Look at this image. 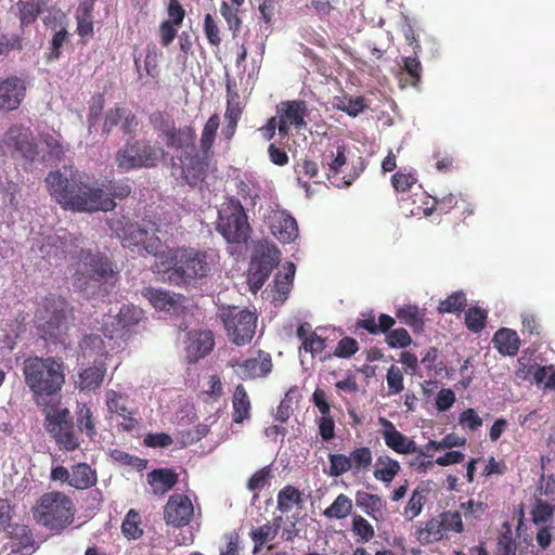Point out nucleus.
I'll return each mask as SVG.
<instances>
[{"label": "nucleus", "mask_w": 555, "mask_h": 555, "mask_svg": "<svg viewBox=\"0 0 555 555\" xmlns=\"http://www.w3.org/2000/svg\"><path fill=\"white\" fill-rule=\"evenodd\" d=\"M46 183L55 201L64 209L74 211H112L116 207L115 199H125L132 191L128 180H105L101 188H91L85 173L73 170L69 175L51 171Z\"/></svg>", "instance_id": "nucleus-1"}, {"label": "nucleus", "mask_w": 555, "mask_h": 555, "mask_svg": "<svg viewBox=\"0 0 555 555\" xmlns=\"http://www.w3.org/2000/svg\"><path fill=\"white\" fill-rule=\"evenodd\" d=\"M220 256L214 248L198 249L192 246L168 247L155 263L158 273L176 286L190 285L208 278L219 263Z\"/></svg>", "instance_id": "nucleus-2"}, {"label": "nucleus", "mask_w": 555, "mask_h": 555, "mask_svg": "<svg viewBox=\"0 0 555 555\" xmlns=\"http://www.w3.org/2000/svg\"><path fill=\"white\" fill-rule=\"evenodd\" d=\"M72 267L74 286L91 296L108 295L119 280L112 260L100 251L80 248Z\"/></svg>", "instance_id": "nucleus-3"}, {"label": "nucleus", "mask_w": 555, "mask_h": 555, "mask_svg": "<svg viewBox=\"0 0 555 555\" xmlns=\"http://www.w3.org/2000/svg\"><path fill=\"white\" fill-rule=\"evenodd\" d=\"M23 376L37 406L52 403L65 384V366L60 358L28 357L23 362Z\"/></svg>", "instance_id": "nucleus-4"}, {"label": "nucleus", "mask_w": 555, "mask_h": 555, "mask_svg": "<svg viewBox=\"0 0 555 555\" xmlns=\"http://www.w3.org/2000/svg\"><path fill=\"white\" fill-rule=\"evenodd\" d=\"M76 513L73 499L56 490L41 494L31 507L35 522L51 535H61L72 528Z\"/></svg>", "instance_id": "nucleus-5"}, {"label": "nucleus", "mask_w": 555, "mask_h": 555, "mask_svg": "<svg viewBox=\"0 0 555 555\" xmlns=\"http://www.w3.org/2000/svg\"><path fill=\"white\" fill-rule=\"evenodd\" d=\"M109 228L125 248L138 253L144 250L159 260L163 243L155 233L151 234L147 229L125 217L113 219ZM157 231L158 229L154 230Z\"/></svg>", "instance_id": "nucleus-6"}, {"label": "nucleus", "mask_w": 555, "mask_h": 555, "mask_svg": "<svg viewBox=\"0 0 555 555\" xmlns=\"http://www.w3.org/2000/svg\"><path fill=\"white\" fill-rule=\"evenodd\" d=\"M40 408L44 414V428L54 439L59 449L68 452L77 450L80 447V440L75 431L70 411L60 406V402Z\"/></svg>", "instance_id": "nucleus-7"}, {"label": "nucleus", "mask_w": 555, "mask_h": 555, "mask_svg": "<svg viewBox=\"0 0 555 555\" xmlns=\"http://www.w3.org/2000/svg\"><path fill=\"white\" fill-rule=\"evenodd\" d=\"M216 230L229 244H246L251 228L240 199L231 197L218 211Z\"/></svg>", "instance_id": "nucleus-8"}, {"label": "nucleus", "mask_w": 555, "mask_h": 555, "mask_svg": "<svg viewBox=\"0 0 555 555\" xmlns=\"http://www.w3.org/2000/svg\"><path fill=\"white\" fill-rule=\"evenodd\" d=\"M67 302L61 296L44 297L36 312L37 328L46 340L56 343L67 330Z\"/></svg>", "instance_id": "nucleus-9"}, {"label": "nucleus", "mask_w": 555, "mask_h": 555, "mask_svg": "<svg viewBox=\"0 0 555 555\" xmlns=\"http://www.w3.org/2000/svg\"><path fill=\"white\" fill-rule=\"evenodd\" d=\"M164 157V150L147 140L127 142L116 153V165L120 171L127 172L140 168H154Z\"/></svg>", "instance_id": "nucleus-10"}, {"label": "nucleus", "mask_w": 555, "mask_h": 555, "mask_svg": "<svg viewBox=\"0 0 555 555\" xmlns=\"http://www.w3.org/2000/svg\"><path fill=\"white\" fill-rule=\"evenodd\" d=\"M220 319L227 336L236 346H245L251 341L257 327V315L237 307H227L220 312Z\"/></svg>", "instance_id": "nucleus-11"}, {"label": "nucleus", "mask_w": 555, "mask_h": 555, "mask_svg": "<svg viewBox=\"0 0 555 555\" xmlns=\"http://www.w3.org/2000/svg\"><path fill=\"white\" fill-rule=\"evenodd\" d=\"M280 261L281 251L276 246L262 243L256 246L247 273V283L251 293L256 294L261 289Z\"/></svg>", "instance_id": "nucleus-12"}, {"label": "nucleus", "mask_w": 555, "mask_h": 555, "mask_svg": "<svg viewBox=\"0 0 555 555\" xmlns=\"http://www.w3.org/2000/svg\"><path fill=\"white\" fill-rule=\"evenodd\" d=\"M2 143L13 158L34 162L39 154L33 131L23 125L11 126L5 131Z\"/></svg>", "instance_id": "nucleus-13"}, {"label": "nucleus", "mask_w": 555, "mask_h": 555, "mask_svg": "<svg viewBox=\"0 0 555 555\" xmlns=\"http://www.w3.org/2000/svg\"><path fill=\"white\" fill-rule=\"evenodd\" d=\"M309 108L304 100L282 101L276 105V118L279 119V134L282 138L288 135L291 128L302 130L307 127L306 118Z\"/></svg>", "instance_id": "nucleus-14"}, {"label": "nucleus", "mask_w": 555, "mask_h": 555, "mask_svg": "<svg viewBox=\"0 0 555 555\" xmlns=\"http://www.w3.org/2000/svg\"><path fill=\"white\" fill-rule=\"evenodd\" d=\"M7 539L2 546V551L7 552L5 555H31L39 547L33 530L25 524L16 522L10 526Z\"/></svg>", "instance_id": "nucleus-15"}, {"label": "nucleus", "mask_w": 555, "mask_h": 555, "mask_svg": "<svg viewBox=\"0 0 555 555\" xmlns=\"http://www.w3.org/2000/svg\"><path fill=\"white\" fill-rule=\"evenodd\" d=\"M194 516V506L186 494L175 493L164 506L163 518L166 525L175 528L188 526Z\"/></svg>", "instance_id": "nucleus-16"}, {"label": "nucleus", "mask_w": 555, "mask_h": 555, "mask_svg": "<svg viewBox=\"0 0 555 555\" xmlns=\"http://www.w3.org/2000/svg\"><path fill=\"white\" fill-rule=\"evenodd\" d=\"M77 249L78 246L66 231H63V234L47 236L40 248L43 257L55 266H60L63 261L67 260L68 256L76 260L79 251Z\"/></svg>", "instance_id": "nucleus-17"}, {"label": "nucleus", "mask_w": 555, "mask_h": 555, "mask_svg": "<svg viewBox=\"0 0 555 555\" xmlns=\"http://www.w3.org/2000/svg\"><path fill=\"white\" fill-rule=\"evenodd\" d=\"M144 317V311L132 305H122L115 317H109V321L104 323V335L114 338L120 333L129 331L132 326L140 323Z\"/></svg>", "instance_id": "nucleus-18"}, {"label": "nucleus", "mask_w": 555, "mask_h": 555, "mask_svg": "<svg viewBox=\"0 0 555 555\" xmlns=\"http://www.w3.org/2000/svg\"><path fill=\"white\" fill-rule=\"evenodd\" d=\"M211 157L194 153H185L181 157L182 178L190 186H202L209 168Z\"/></svg>", "instance_id": "nucleus-19"}, {"label": "nucleus", "mask_w": 555, "mask_h": 555, "mask_svg": "<svg viewBox=\"0 0 555 555\" xmlns=\"http://www.w3.org/2000/svg\"><path fill=\"white\" fill-rule=\"evenodd\" d=\"M231 366L237 367L236 373L242 379H256L267 376L273 364L269 352L258 350L256 357L244 361L232 360Z\"/></svg>", "instance_id": "nucleus-20"}, {"label": "nucleus", "mask_w": 555, "mask_h": 555, "mask_svg": "<svg viewBox=\"0 0 555 555\" xmlns=\"http://www.w3.org/2000/svg\"><path fill=\"white\" fill-rule=\"evenodd\" d=\"M378 423L382 426V437L389 449L398 454H413L417 451L415 441L399 431L392 422L380 416Z\"/></svg>", "instance_id": "nucleus-21"}, {"label": "nucleus", "mask_w": 555, "mask_h": 555, "mask_svg": "<svg viewBox=\"0 0 555 555\" xmlns=\"http://www.w3.org/2000/svg\"><path fill=\"white\" fill-rule=\"evenodd\" d=\"M26 95L24 79L11 76L0 81V111L17 109Z\"/></svg>", "instance_id": "nucleus-22"}, {"label": "nucleus", "mask_w": 555, "mask_h": 555, "mask_svg": "<svg viewBox=\"0 0 555 555\" xmlns=\"http://www.w3.org/2000/svg\"><path fill=\"white\" fill-rule=\"evenodd\" d=\"M215 347V335L210 330H193L188 333L185 347L189 363H196L208 356Z\"/></svg>", "instance_id": "nucleus-23"}, {"label": "nucleus", "mask_w": 555, "mask_h": 555, "mask_svg": "<svg viewBox=\"0 0 555 555\" xmlns=\"http://www.w3.org/2000/svg\"><path fill=\"white\" fill-rule=\"evenodd\" d=\"M127 396L116 390L109 389L105 393L106 406L109 413L117 414L122 418L120 427L124 431L130 433L138 426V420L133 416L134 412L127 406Z\"/></svg>", "instance_id": "nucleus-24"}, {"label": "nucleus", "mask_w": 555, "mask_h": 555, "mask_svg": "<svg viewBox=\"0 0 555 555\" xmlns=\"http://www.w3.org/2000/svg\"><path fill=\"white\" fill-rule=\"evenodd\" d=\"M272 235L283 244L292 243L298 236V225L294 217L285 210L275 211L270 219Z\"/></svg>", "instance_id": "nucleus-25"}, {"label": "nucleus", "mask_w": 555, "mask_h": 555, "mask_svg": "<svg viewBox=\"0 0 555 555\" xmlns=\"http://www.w3.org/2000/svg\"><path fill=\"white\" fill-rule=\"evenodd\" d=\"M106 375V366L104 363H94L91 366L82 369L78 373L75 387L81 392H90L99 389L103 384Z\"/></svg>", "instance_id": "nucleus-26"}, {"label": "nucleus", "mask_w": 555, "mask_h": 555, "mask_svg": "<svg viewBox=\"0 0 555 555\" xmlns=\"http://www.w3.org/2000/svg\"><path fill=\"white\" fill-rule=\"evenodd\" d=\"M147 483L155 495H164L169 492L179 480V475L170 468H156L146 476Z\"/></svg>", "instance_id": "nucleus-27"}, {"label": "nucleus", "mask_w": 555, "mask_h": 555, "mask_svg": "<svg viewBox=\"0 0 555 555\" xmlns=\"http://www.w3.org/2000/svg\"><path fill=\"white\" fill-rule=\"evenodd\" d=\"M166 137V144L176 150L192 147L194 150V141L196 138L195 129L192 126L182 128L166 127L162 129Z\"/></svg>", "instance_id": "nucleus-28"}, {"label": "nucleus", "mask_w": 555, "mask_h": 555, "mask_svg": "<svg viewBox=\"0 0 555 555\" xmlns=\"http://www.w3.org/2000/svg\"><path fill=\"white\" fill-rule=\"evenodd\" d=\"M492 343L502 356L514 357L518 353L520 339L516 331L502 327L494 333Z\"/></svg>", "instance_id": "nucleus-29"}, {"label": "nucleus", "mask_w": 555, "mask_h": 555, "mask_svg": "<svg viewBox=\"0 0 555 555\" xmlns=\"http://www.w3.org/2000/svg\"><path fill=\"white\" fill-rule=\"evenodd\" d=\"M396 324V319L389 314L382 313L378 317V322H376L375 317L372 312L364 315L363 319H358L356 321V331L364 330L371 335H379L391 330Z\"/></svg>", "instance_id": "nucleus-30"}, {"label": "nucleus", "mask_w": 555, "mask_h": 555, "mask_svg": "<svg viewBox=\"0 0 555 555\" xmlns=\"http://www.w3.org/2000/svg\"><path fill=\"white\" fill-rule=\"evenodd\" d=\"M95 0H80L75 18L77 21V34L81 37H91L93 35V10Z\"/></svg>", "instance_id": "nucleus-31"}, {"label": "nucleus", "mask_w": 555, "mask_h": 555, "mask_svg": "<svg viewBox=\"0 0 555 555\" xmlns=\"http://www.w3.org/2000/svg\"><path fill=\"white\" fill-rule=\"evenodd\" d=\"M68 485L78 490L89 489L96 485V472L87 463H78L72 467Z\"/></svg>", "instance_id": "nucleus-32"}, {"label": "nucleus", "mask_w": 555, "mask_h": 555, "mask_svg": "<svg viewBox=\"0 0 555 555\" xmlns=\"http://www.w3.org/2000/svg\"><path fill=\"white\" fill-rule=\"evenodd\" d=\"M396 318L414 332H422L425 325V313L416 305H403L396 309Z\"/></svg>", "instance_id": "nucleus-33"}, {"label": "nucleus", "mask_w": 555, "mask_h": 555, "mask_svg": "<svg viewBox=\"0 0 555 555\" xmlns=\"http://www.w3.org/2000/svg\"><path fill=\"white\" fill-rule=\"evenodd\" d=\"M296 266L293 262H287L284 266V272L279 271L274 276V289L276 295L273 296L274 300L284 302L293 286Z\"/></svg>", "instance_id": "nucleus-34"}, {"label": "nucleus", "mask_w": 555, "mask_h": 555, "mask_svg": "<svg viewBox=\"0 0 555 555\" xmlns=\"http://www.w3.org/2000/svg\"><path fill=\"white\" fill-rule=\"evenodd\" d=\"M356 505L360 507L369 517L377 520L382 516L385 506L382 498L362 490L356 492Z\"/></svg>", "instance_id": "nucleus-35"}, {"label": "nucleus", "mask_w": 555, "mask_h": 555, "mask_svg": "<svg viewBox=\"0 0 555 555\" xmlns=\"http://www.w3.org/2000/svg\"><path fill=\"white\" fill-rule=\"evenodd\" d=\"M233 414L232 420L236 424H241L250 417V401L246 389L243 385H237L233 393Z\"/></svg>", "instance_id": "nucleus-36"}, {"label": "nucleus", "mask_w": 555, "mask_h": 555, "mask_svg": "<svg viewBox=\"0 0 555 555\" xmlns=\"http://www.w3.org/2000/svg\"><path fill=\"white\" fill-rule=\"evenodd\" d=\"M141 293L155 309L170 311L176 307L177 301L167 291L149 286L144 287Z\"/></svg>", "instance_id": "nucleus-37"}, {"label": "nucleus", "mask_w": 555, "mask_h": 555, "mask_svg": "<svg viewBox=\"0 0 555 555\" xmlns=\"http://www.w3.org/2000/svg\"><path fill=\"white\" fill-rule=\"evenodd\" d=\"M488 505L481 501L469 499L460 503L459 513H462L468 528L476 527L486 514Z\"/></svg>", "instance_id": "nucleus-38"}, {"label": "nucleus", "mask_w": 555, "mask_h": 555, "mask_svg": "<svg viewBox=\"0 0 555 555\" xmlns=\"http://www.w3.org/2000/svg\"><path fill=\"white\" fill-rule=\"evenodd\" d=\"M443 537L444 531L439 516L429 519L425 522L424 527L418 528L416 531V538L422 544L439 542Z\"/></svg>", "instance_id": "nucleus-39"}, {"label": "nucleus", "mask_w": 555, "mask_h": 555, "mask_svg": "<svg viewBox=\"0 0 555 555\" xmlns=\"http://www.w3.org/2000/svg\"><path fill=\"white\" fill-rule=\"evenodd\" d=\"M220 125V119L217 114L211 115L206 121L202 135H201V154L212 157L214 153L211 147L215 143L216 134Z\"/></svg>", "instance_id": "nucleus-40"}, {"label": "nucleus", "mask_w": 555, "mask_h": 555, "mask_svg": "<svg viewBox=\"0 0 555 555\" xmlns=\"http://www.w3.org/2000/svg\"><path fill=\"white\" fill-rule=\"evenodd\" d=\"M401 467L397 460L383 455L378 456L376 461V469L374 477L383 482H391L393 478L399 474Z\"/></svg>", "instance_id": "nucleus-41"}, {"label": "nucleus", "mask_w": 555, "mask_h": 555, "mask_svg": "<svg viewBox=\"0 0 555 555\" xmlns=\"http://www.w3.org/2000/svg\"><path fill=\"white\" fill-rule=\"evenodd\" d=\"M352 500L345 493L336 496L334 502L323 511V515L328 519H344L352 512Z\"/></svg>", "instance_id": "nucleus-42"}, {"label": "nucleus", "mask_w": 555, "mask_h": 555, "mask_svg": "<svg viewBox=\"0 0 555 555\" xmlns=\"http://www.w3.org/2000/svg\"><path fill=\"white\" fill-rule=\"evenodd\" d=\"M345 146L340 145L337 147L336 152L330 151L328 153L324 154L323 166H327V179H335L341 171V168L346 165L347 158L345 155Z\"/></svg>", "instance_id": "nucleus-43"}, {"label": "nucleus", "mask_w": 555, "mask_h": 555, "mask_svg": "<svg viewBox=\"0 0 555 555\" xmlns=\"http://www.w3.org/2000/svg\"><path fill=\"white\" fill-rule=\"evenodd\" d=\"M353 474L364 473L372 465L373 455L369 447H359L353 449L348 455Z\"/></svg>", "instance_id": "nucleus-44"}, {"label": "nucleus", "mask_w": 555, "mask_h": 555, "mask_svg": "<svg viewBox=\"0 0 555 555\" xmlns=\"http://www.w3.org/2000/svg\"><path fill=\"white\" fill-rule=\"evenodd\" d=\"M76 422L79 431L86 433L89 438H93L96 435L94 416L87 403H78Z\"/></svg>", "instance_id": "nucleus-45"}, {"label": "nucleus", "mask_w": 555, "mask_h": 555, "mask_svg": "<svg viewBox=\"0 0 555 555\" xmlns=\"http://www.w3.org/2000/svg\"><path fill=\"white\" fill-rule=\"evenodd\" d=\"M301 503V492L294 486H285L278 494V509L282 513H288L293 505H300Z\"/></svg>", "instance_id": "nucleus-46"}, {"label": "nucleus", "mask_w": 555, "mask_h": 555, "mask_svg": "<svg viewBox=\"0 0 555 555\" xmlns=\"http://www.w3.org/2000/svg\"><path fill=\"white\" fill-rule=\"evenodd\" d=\"M121 532L129 540H138L143 535L141 516L135 509L131 508L126 514L121 524Z\"/></svg>", "instance_id": "nucleus-47"}, {"label": "nucleus", "mask_w": 555, "mask_h": 555, "mask_svg": "<svg viewBox=\"0 0 555 555\" xmlns=\"http://www.w3.org/2000/svg\"><path fill=\"white\" fill-rule=\"evenodd\" d=\"M240 8L241 7H235L227 1H222L220 4V14L227 22L228 28L232 33L233 38L238 35L243 23L238 14Z\"/></svg>", "instance_id": "nucleus-48"}, {"label": "nucleus", "mask_w": 555, "mask_h": 555, "mask_svg": "<svg viewBox=\"0 0 555 555\" xmlns=\"http://www.w3.org/2000/svg\"><path fill=\"white\" fill-rule=\"evenodd\" d=\"M467 306V298L463 291H457L440 300L438 305L439 313H457L464 311Z\"/></svg>", "instance_id": "nucleus-49"}, {"label": "nucleus", "mask_w": 555, "mask_h": 555, "mask_svg": "<svg viewBox=\"0 0 555 555\" xmlns=\"http://www.w3.org/2000/svg\"><path fill=\"white\" fill-rule=\"evenodd\" d=\"M487 317V311L478 306L468 308L465 312L467 330L475 334L480 333L486 326Z\"/></svg>", "instance_id": "nucleus-50"}, {"label": "nucleus", "mask_w": 555, "mask_h": 555, "mask_svg": "<svg viewBox=\"0 0 555 555\" xmlns=\"http://www.w3.org/2000/svg\"><path fill=\"white\" fill-rule=\"evenodd\" d=\"M328 462L330 466L324 473L330 477L337 478L351 470L348 455L344 453H330Z\"/></svg>", "instance_id": "nucleus-51"}, {"label": "nucleus", "mask_w": 555, "mask_h": 555, "mask_svg": "<svg viewBox=\"0 0 555 555\" xmlns=\"http://www.w3.org/2000/svg\"><path fill=\"white\" fill-rule=\"evenodd\" d=\"M359 351V343L353 337H344L338 343L333 353H327L321 358V361H326L333 357L350 358Z\"/></svg>", "instance_id": "nucleus-52"}, {"label": "nucleus", "mask_w": 555, "mask_h": 555, "mask_svg": "<svg viewBox=\"0 0 555 555\" xmlns=\"http://www.w3.org/2000/svg\"><path fill=\"white\" fill-rule=\"evenodd\" d=\"M385 334V343L391 349H404L412 344V337L409 332L403 328H391Z\"/></svg>", "instance_id": "nucleus-53"}, {"label": "nucleus", "mask_w": 555, "mask_h": 555, "mask_svg": "<svg viewBox=\"0 0 555 555\" xmlns=\"http://www.w3.org/2000/svg\"><path fill=\"white\" fill-rule=\"evenodd\" d=\"M444 534L448 532L463 533L465 530L462 513L459 511H446L439 515Z\"/></svg>", "instance_id": "nucleus-54"}, {"label": "nucleus", "mask_w": 555, "mask_h": 555, "mask_svg": "<svg viewBox=\"0 0 555 555\" xmlns=\"http://www.w3.org/2000/svg\"><path fill=\"white\" fill-rule=\"evenodd\" d=\"M17 8L22 27H26L35 23L42 12L40 4L36 2L20 1L17 3Z\"/></svg>", "instance_id": "nucleus-55"}, {"label": "nucleus", "mask_w": 555, "mask_h": 555, "mask_svg": "<svg viewBox=\"0 0 555 555\" xmlns=\"http://www.w3.org/2000/svg\"><path fill=\"white\" fill-rule=\"evenodd\" d=\"M351 529L358 541L367 542L375 535L373 526L361 515H354L351 521Z\"/></svg>", "instance_id": "nucleus-56"}, {"label": "nucleus", "mask_w": 555, "mask_h": 555, "mask_svg": "<svg viewBox=\"0 0 555 555\" xmlns=\"http://www.w3.org/2000/svg\"><path fill=\"white\" fill-rule=\"evenodd\" d=\"M243 108L241 105V99L238 93L227 85V109L224 117L225 119H233V121L240 120Z\"/></svg>", "instance_id": "nucleus-57"}, {"label": "nucleus", "mask_w": 555, "mask_h": 555, "mask_svg": "<svg viewBox=\"0 0 555 555\" xmlns=\"http://www.w3.org/2000/svg\"><path fill=\"white\" fill-rule=\"evenodd\" d=\"M530 514L533 524H545L552 519L554 507L542 499H537Z\"/></svg>", "instance_id": "nucleus-58"}, {"label": "nucleus", "mask_w": 555, "mask_h": 555, "mask_svg": "<svg viewBox=\"0 0 555 555\" xmlns=\"http://www.w3.org/2000/svg\"><path fill=\"white\" fill-rule=\"evenodd\" d=\"M402 64L403 69L409 76V83L413 87H417L422 78V64L417 57V54H414V56L403 57Z\"/></svg>", "instance_id": "nucleus-59"}, {"label": "nucleus", "mask_w": 555, "mask_h": 555, "mask_svg": "<svg viewBox=\"0 0 555 555\" xmlns=\"http://www.w3.org/2000/svg\"><path fill=\"white\" fill-rule=\"evenodd\" d=\"M425 501H426V499L423 495V493L418 489H415L412 492V495L409 499V501L404 507V511H403L404 517L408 520H412L415 517H417L423 509Z\"/></svg>", "instance_id": "nucleus-60"}, {"label": "nucleus", "mask_w": 555, "mask_h": 555, "mask_svg": "<svg viewBox=\"0 0 555 555\" xmlns=\"http://www.w3.org/2000/svg\"><path fill=\"white\" fill-rule=\"evenodd\" d=\"M517 545L512 530L507 528L498 537L494 555H516Z\"/></svg>", "instance_id": "nucleus-61"}, {"label": "nucleus", "mask_w": 555, "mask_h": 555, "mask_svg": "<svg viewBox=\"0 0 555 555\" xmlns=\"http://www.w3.org/2000/svg\"><path fill=\"white\" fill-rule=\"evenodd\" d=\"M301 348L314 358L325 350L326 339L319 336L317 332H310L308 337L301 343Z\"/></svg>", "instance_id": "nucleus-62"}, {"label": "nucleus", "mask_w": 555, "mask_h": 555, "mask_svg": "<svg viewBox=\"0 0 555 555\" xmlns=\"http://www.w3.org/2000/svg\"><path fill=\"white\" fill-rule=\"evenodd\" d=\"M276 530L270 522H267L250 532V538L255 542V551L259 550L268 541L274 539Z\"/></svg>", "instance_id": "nucleus-63"}, {"label": "nucleus", "mask_w": 555, "mask_h": 555, "mask_svg": "<svg viewBox=\"0 0 555 555\" xmlns=\"http://www.w3.org/2000/svg\"><path fill=\"white\" fill-rule=\"evenodd\" d=\"M386 379L389 395L400 393L404 389L403 374L399 367L391 365L387 370Z\"/></svg>", "instance_id": "nucleus-64"}]
</instances>
